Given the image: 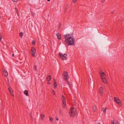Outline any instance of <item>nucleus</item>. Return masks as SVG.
I'll use <instances>...</instances> for the list:
<instances>
[{"label": "nucleus", "instance_id": "31", "mask_svg": "<svg viewBox=\"0 0 124 124\" xmlns=\"http://www.w3.org/2000/svg\"><path fill=\"white\" fill-rule=\"evenodd\" d=\"M34 68L35 69V70H37V66L36 65H35L34 66Z\"/></svg>", "mask_w": 124, "mask_h": 124}, {"label": "nucleus", "instance_id": "15", "mask_svg": "<svg viewBox=\"0 0 124 124\" xmlns=\"http://www.w3.org/2000/svg\"><path fill=\"white\" fill-rule=\"evenodd\" d=\"M60 51L61 52L64 53L65 52V48L62 47L60 49Z\"/></svg>", "mask_w": 124, "mask_h": 124}, {"label": "nucleus", "instance_id": "2", "mask_svg": "<svg viewBox=\"0 0 124 124\" xmlns=\"http://www.w3.org/2000/svg\"><path fill=\"white\" fill-rule=\"evenodd\" d=\"M64 33L65 34L66 33V35H64V36L65 37L73 36V31L69 28L66 29L64 30Z\"/></svg>", "mask_w": 124, "mask_h": 124}, {"label": "nucleus", "instance_id": "13", "mask_svg": "<svg viewBox=\"0 0 124 124\" xmlns=\"http://www.w3.org/2000/svg\"><path fill=\"white\" fill-rule=\"evenodd\" d=\"M110 43V42L107 40H106L104 44V46H105L108 45Z\"/></svg>", "mask_w": 124, "mask_h": 124}, {"label": "nucleus", "instance_id": "22", "mask_svg": "<svg viewBox=\"0 0 124 124\" xmlns=\"http://www.w3.org/2000/svg\"><path fill=\"white\" fill-rule=\"evenodd\" d=\"M66 80V84L68 85L69 87L71 88V86L70 85V84L69 82L67 80Z\"/></svg>", "mask_w": 124, "mask_h": 124}, {"label": "nucleus", "instance_id": "16", "mask_svg": "<svg viewBox=\"0 0 124 124\" xmlns=\"http://www.w3.org/2000/svg\"><path fill=\"white\" fill-rule=\"evenodd\" d=\"M54 86L55 88H56L57 86V83L54 78Z\"/></svg>", "mask_w": 124, "mask_h": 124}, {"label": "nucleus", "instance_id": "49", "mask_svg": "<svg viewBox=\"0 0 124 124\" xmlns=\"http://www.w3.org/2000/svg\"><path fill=\"white\" fill-rule=\"evenodd\" d=\"M66 10H67V8H66V9H65V10L66 11Z\"/></svg>", "mask_w": 124, "mask_h": 124}, {"label": "nucleus", "instance_id": "25", "mask_svg": "<svg viewBox=\"0 0 124 124\" xmlns=\"http://www.w3.org/2000/svg\"><path fill=\"white\" fill-rule=\"evenodd\" d=\"M32 44L33 45H35V41L34 40H33L32 41Z\"/></svg>", "mask_w": 124, "mask_h": 124}, {"label": "nucleus", "instance_id": "10", "mask_svg": "<svg viewBox=\"0 0 124 124\" xmlns=\"http://www.w3.org/2000/svg\"><path fill=\"white\" fill-rule=\"evenodd\" d=\"M8 89L9 90L10 93V95H11L12 96H14V95L13 93V91L12 90V88L11 87H9L8 88Z\"/></svg>", "mask_w": 124, "mask_h": 124}, {"label": "nucleus", "instance_id": "12", "mask_svg": "<svg viewBox=\"0 0 124 124\" xmlns=\"http://www.w3.org/2000/svg\"><path fill=\"white\" fill-rule=\"evenodd\" d=\"M3 74V75L5 77H7L8 76V73L7 70L5 69L4 70Z\"/></svg>", "mask_w": 124, "mask_h": 124}, {"label": "nucleus", "instance_id": "4", "mask_svg": "<svg viewBox=\"0 0 124 124\" xmlns=\"http://www.w3.org/2000/svg\"><path fill=\"white\" fill-rule=\"evenodd\" d=\"M114 100L115 102L118 104L119 105L121 106L122 105V102L117 97H115Z\"/></svg>", "mask_w": 124, "mask_h": 124}, {"label": "nucleus", "instance_id": "6", "mask_svg": "<svg viewBox=\"0 0 124 124\" xmlns=\"http://www.w3.org/2000/svg\"><path fill=\"white\" fill-rule=\"evenodd\" d=\"M62 104L63 105H62V107L63 108H64L66 105V101L65 99L64 98V96L63 95H62Z\"/></svg>", "mask_w": 124, "mask_h": 124}, {"label": "nucleus", "instance_id": "8", "mask_svg": "<svg viewBox=\"0 0 124 124\" xmlns=\"http://www.w3.org/2000/svg\"><path fill=\"white\" fill-rule=\"evenodd\" d=\"M98 30L96 29H93V31L92 32V33L93 34H95V35L94 36V38L95 40L96 39V35H97L98 34Z\"/></svg>", "mask_w": 124, "mask_h": 124}, {"label": "nucleus", "instance_id": "21", "mask_svg": "<svg viewBox=\"0 0 124 124\" xmlns=\"http://www.w3.org/2000/svg\"><path fill=\"white\" fill-rule=\"evenodd\" d=\"M101 72V71L100 72V76L101 77V75L102 76V77H103V76H106V75L105 74V73H104V72L102 71Z\"/></svg>", "mask_w": 124, "mask_h": 124}, {"label": "nucleus", "instance_id": "30", "mask_svg": "<svg viewBox=\"0 0 124 124\" xmlns=\"http://www.w3.org/2000/svg\"><path fill=\"white\" fill-rule=\"evenodd\" d=\"M2 36L0 34V41H1V39L2 38Z\"/></svg>", "mask_w": 124, "mask_h": 124}, {"label": "nucleus", "instance_id": "1", "mask_svg": "<svg viewBox=\"0 0 124 124\" xmlns=\"http://www.w3.org/2000/svg\"><path fill=\"white\" fill-rule=\"evenodd\" d=\"M73 37H68L64 38L65 42L67 46L75 45V40L73 38Z\"/></svg>", "mask_w": 124, "mask_h": 124}, {"label": "nucleus", "instance_id": "17", "mask_svg": "<svg viewBox=\"0 0 124 124\" xmlns=\"http://www.w3.org/2000/svg\"><path fill=\"white\" fill-rule=\"evenodd\" d=\"M24 94L26 96H28V91L26 90H25L24 92Z\"/></svg>", "mask_w": 124, "mask_h": 124}, {"label": "nucleus", "instance_id": "3", "mask_svg": "<svg viewBox=\"0 0 124 124\" xmlns=\"http://www.w3.org/2000/svg\"><path fill=\"white\" fill-rule=\"evenodd\" d=\"M77 111L75 108L72 107L70 108V110L69 112L70 116L71 117H74L76 114Z\"/></svg>", "mask_w": 124, "mask_h": 124}, {"label": "nucleus", "instance_id": "7", "mask_svg": "<svg viewBox=\"0 0 124 124\" xmlns=\"http://www.w3.org/2000/svg\"><path fill=\"white\" fill-rule=\"evenodd\" d=\"M63 75L64 77L63 78L64 79V80H68L69 78L68 72L66 71H64L63 73Z\"/></svg>", "mask_w": 124, "mask_h": 124}, {"label": "nucleus", "instance_id": "35", "mask_svg": "<svg viewBox=\"0 0 124 124\" xmlns=\"http://www.w3.org/2000/svg\"><path fill=\"white\" fill-rule=\"evenodd\" d=\"M49 81H48L47 82V84L49 85L50 84V83L49 82Z\"/></svg>", "mask_w": 124, "mask_h": 124}, {"label": "nucleus", "instance_id": "48", "mask_svg": "<svg viewBox=\"0 0 124 124\" xmlns=\"http://www.w3.org/2000/svg\"><path fill=\"white\" fill-rule=\"evenodd\" d=\"M98 124H101L100 123H98Z\"/></svg>", "mask_w": 124, "mask_h": 124}, {"label": "nucleus", "instance_id": "26", "mask_svg": "<svg viewBox=\"0 0 124 124\" xmlns=\"http://www.w3.org/2000/svg\"><path fill=\"white\" fill-rule=\"evenodd\" d=\"M107 109L106 108H103L102 110L104 112H105Z\"/></svg>", "mask_w": 124, "mask_h": 124}, {"label": "nucleus", "instance_id": "44", "mask_svg": "<svg viewBox=\"0 0 124 124\" xmlns=\"http://www.w3.org/2000/svg\"><path fill=\"white\" fill-rule=\"evenodd\" d=\"M115 124H118V122H117Z\"/></svg>", "mask_w": 124, "mask_h": 124}, {"label": "nucleus", "instance_id": "40", "mask_svg": "<svg viewBox=\"0 0 124 124\" xmlns=\"http://www.w3.org/2000/svg\"><path fill=\"white\" fill-rule=\"evenodd\" d=\"M56 119L57 121H58L59 120L57 118H56Z\"/></svg>", "mask_w": 124, "mask_h": 124}, {"label": "nucleus", "instance_id": "42", "mask_svg": "<svg viewBox=\"0 0 124 124\" xmlns=\"http://www.w3.org/2000/svg\"><path fill=\"white\" fill-rule=\"evenodd\" d=\"M12 56L13 57H14V54H12Z\"/></svg>", "mask_w": 124, "mask_h": 124}, {"label": "nucleus", "instance_id": "9", "mask_svg": "<svg viewBox=\"0 0 124 124\" xmlns=\"http://www.w3.org/2000/svg\"><path fill=\"white\" fill-rule=\"evenodd\" d=\"M31 55L33 57H35V54L36 53V49L34 47L31 48Z\"/></svg>", "mask_w": 124, "mask_h": 124}, {"label": "nucleus", "instance_id": "45", "mask_svg": "<svg viewBox=\"0 0 124 124\" xmlns=\"http://www.w3.org/2000/svg\"><path fill=\"white\" fill-rule=\"evenodd\" d=\"M16 12L17 13V14H18V11H16Z\"/></svg>", "mask_w": 124, "mask_h": 124}, {"label": "nucleus", "instance_id": "43", "mask_svg": "<svg viewBox=\"0 0 124 124\" xmlns=\"http://www.w3.org/2000/svg\"><path fill=\"white\" fill-rule=\"evenodd\" d=\"M1 43H2V44H3V46H4L5 45L3 43V42H1Z\"/></svg>", "mask_w": 124, "mask_h": 124}, {"label": "nucleus", "instance_id": "39", "mask_svg": "<svg viewBox=\"0 0 124 124\" xmlns=\"http://www.w3.org/2000/svg\"><path fill=\"white\" fill-rule=\"evenodd\" d=\"M15 9H16V11H18L17 9L16 8H15Z\"/></svg>", "mask_w": 124, "mask_h": 124}, {"label": "nucleus", "instance_id": "38", "mask_svg": "<svg viewBox=\"0 0 124 124\" xmlns=\"http://www.w3.org/2000/svg\"><path fill=\"white\" fill-rule=\"evenodd\" d=\"M105 0H101V3H103Z\"/></svg>", "mask_w": 124, "mask_h": 124}, {"label": "nucleus", "instance_id": "20", "mask_svg": "<svg viewBox=\"0 0 124 124\" xmlns=\"http://www.w3.org/2000/svg\"><path fill=\"white\" fill-rule=\"evenodd\" d=\"M40 116H41V120H42L44 118L45 115L43 114H40Z\"/></svg>", "mask_w": 124, "mask_h": 124}, {"label": "nucleus", "instance_id": "5", "mask_svg": "<svg viewBox=\"0 0 124 124\" xmlns=\"http://www.w3.org/2000/svg\"><path fill=\"white\" fill-rule=\"evenodd\" d=\"M59 55H60V58L62 60H65L67 59L66 57L67 56V54H62L59 53Z\"/></svg>", "mask_w": 124, "mask_h": 124}, {"label": "nucleus", "instance_id": "18", "mask_svg": "<svg viewBox=\"0 0 124 124\" xmlns=\"http://www.w3.org/2000/svg\"><path fill=\"white\" fill-rule=\"evenodd\" d=\"M51 75L49 76L48 77H47L46 78V80L48 81H49L51 80Z\"/></svg>", "mask_w": 124, "mask_h": 124}, {"label": "nucleus", "instance_id": "11", "mask_svg": "<svg viewBox=\"0 0 124 124\" xmlns=\"http://www.w3.org/2000/svg\"><path fill=\"white\" fill-rule=\"evenodd\" d=\"M101 78L102 79V81L105 84H107V81L105 78V77L104 76L102 77V76L101 75Z\"/></svg>", "mask_w": 124, "mask_h": 124}, {"label": "nucleus", "instance_id": "47", "mask_svg": "<svg viewBox=\"0 0 124 124\" xmlns=\"http://www.w3.org/2000/svg\"><path fill=\"white\" fill-rule=\"evenodd\" d=\"M50 0H47V1H49Z\"/></svg>", "mask_w": 124, "mask_h": 124}, {"label": "nucleus", "instance_id": "27", "mask_svg": "<svg viewBox=\"0 0 124 124\" xmlns=\"http://www.w3.org/2000/svg\"><path fill=\"white\" fill-rule=\"evenodd\" d=\"M49 118L50 121L51 122H52L53 120V118L51 117H49Z\"/></svg>", "mask_w": 124, "mask_h": 124}, {"label": "nucleus", "instance_id": "23", "mask_svg": "<svg viewBox=\"0 0 124 124\" xmlns=\"http://www.w3.org/2000/svg\"><path fill=\"white\" fill-rule=\"evenodd\" d=\"M93 109L94 111L95 112H96V108L95 106L94 105L93 106Z\"/></svg>", "mask_w": 124, "mask_h": 124}, {"label": "nucleus", "instance_id": "36", "mask_svg": "<svg viewBox=\"0 0 124 124\" xmlns=\"http://www.w3.org/2000/svg\"><path fill=\"white\" fill-rule=\"evenodd\" d=\"M61 26V24H60V25H59V28H58V29H59Z\"/></svg>", "mask_w": 124, "mask_h": 124}, {"label": "nucleus", "instance_id": "46", "mask_svg": "<svg viewBox=\"0 0 124 124\" xmlns=\"http://www.w3.org/2000/svg\"><path fill=\"white\" fill-rule=\"evenodd\" d=\"M32 16H34V14H32Z\"/></svg>", "mask_w": 124, "mask_h": 124}, {"label": "nucleus", "instance_id": "41", "mask_svg": "<svg viewBox=\"0 0 124 124\" xmlns=\"http://www.w3.org/2000/svg\"><path fill=\"white\" fill-rule=\"evenodd\" d=\"M114 13V12H113L112 11L111 12V13L112 14H113Z\"/></svg>", "mask_w": 124, "mask_h": 124}, {"label": "nucleus", "instance_id": "32", "mask_svg": "<svg viewBox=\"0 0 124 124\" xmlns=\"http://www.w3.org/2000/svg\"><path fill=\"white\" fill-rule=\"evenodd\" d=\"M77 0H72V1L74 3H75L76 2Z\"/></svg>", "mask_w": 124, "mask_h": 124}, {"label": "nucleus", "instance_id": "29", "mask_svg": "<svg viewBox=\"0 0 124 124\" xmlns=\"http://www.w3.org/2000/svg\"><path fill=\"white\" fill-rule=\"evenodd\" d=\"M60 112L61 114V115H62V111L61 109H60Z\"/></svg>", "mask_w": 124, "mask_h": 124}, {"label": "nucleus", "instance_id": "37", "mask_svg": "<svg viewBox=\"0 0 124 124\" xmlns=\"http://www.w3.org/2000/svg\"><path fill=\"white\" fill-rule=\"evenodd\" d=\"M12 1L14 2H17V0H12Z\"/></svg>", "mask_w": 124, "mask_h": 124}, {"label": "nucleus", "instance_id": "19", "mask_svg": "<svg viewBox=\"0 0 124 124\" xmlns=\"http://www.w3.org/2000/svg\"><path fill=\"white\" fill-rule=\"evenodd\" d=\"M103 89L102 87H100L99 89V92L100 93H103Z\"/></svg>", "mask_w": 124, "mask_h": 124}, {"label": "nucleus", "instance_id": "14", "mask_svg": "<svg viewBox=\"0 0 124 124\" xmlns=\"http://www.w3.org/2000/svg\"><path fill=\"white\" fill-rule=\"evenodd\" d=\"M56 35L58 39L59 40L61 39V35L60 33L56 34Z\"/></svg>", "mask_w": 124, "mask_h": 124}, {"label": "nucleus", "instance_id": "33", "mask_svg": "<svg viewBox=\"0 0 124 124\" xmlns=\"http://www.w3.org/2000/svg\"><path fill=\"white\" fill-rule=\"evenodd\" d=\"M52 91L53 92V94L54 95H55V93L54 91V90H52Z\"/></svg>", "mask_w": 124, "mask_h": 124}, {"label": "nucleus", "instance_id": "34", "mask_svg": "<svg viewBox=\"0 0 124 124\" xmlns=\"http://www.w3.org/2000/svg\"><path fill=\"white\" fill-rule=\"evenodd\" d=\"M30 115L31 118L32 119L33 118V117H32V115H31L32 114H31V113H30Z\"/></svg>", "mask_w": 124, "mask_h": 124}, {"label": "nucleus", "instance_id": "24", "mask_svg": "<svg viewBox=\"0 0 124 124\" xmlns=\"http://www.w3.org/2000/svg\"><path fill=\"white\" fill-rule=\"evenodd\" d=\"M23 33L22 32H21L19 33V36L20 37H22V36H23Z\"/></svg>", "mask_w": 124, "mask_h": 124}, {"label": "nucleus", "instance_id": "28", "mask_svg": "<svg viewBox=\"0 0 124 124\" xmlns=\"http://www.w3.org/2000/svg\"><path fill=\"white\" fill-rule=\"evenodd\" d=\"M114 121L115 120L113 119L111 122V124H114Z\"/></svg>", "mask_w": 124, "mask_h": 124}]
</instances>
